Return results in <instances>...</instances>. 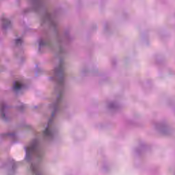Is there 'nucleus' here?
Masks as SVG:
<instances>
[{
  "instance_id": "nucleus-9",
  "label": "nucleus",
  "mask_w": 175,
  "mask_h": 175,
  "mask_svg": "<svg viewBox=\"0 0 175 175\" xmlns=\"http://www.w3.org/2000/svg\"><path fill=\"white\" fill-rule=\"evenodd\" d=\"M108 108L111 110H117V109H118V104H117V103L111 102L108 105Z\"/></svg>"
},
{
  "instance_id": "nucleus-13",
  "label": "nucleus",
  "mask_w": 175,
  "mask_h": 175,
  "mask_svg": "<svg viewBox=\"0 0 175 175\" xmlns=\"http://www.w3.org/2000/svg\"><path fill=\"white\" fill-rule=\"evenodd\" d=\"M34 109H38V107L37 106L34 107Z\"/></svg>"
},
{
  "instance_id": "nucleus-8",
  "label": "nucleus",
  "mask_w": 175,
  "mask_h": 175,
  "mask_svg": "<svg viewBox=\"0 0 175 175\" xmlns=\"http://www.w3.org/2000/svg\"><path fill=\"white\" fill-rule=\"evenodd\" d=\"M8 163H10V165H12V170L13 172H14L16 170V169H17V166H18V162L14 161V160L13 159H9Z\"/></svg>"
},
{
  "instance_id": "nucleus-7",
  "label": "nucleus",
  "mask_w": 175,
  "mask_h": 175,
  "mask_svg": "<svg viewBox=\"0 0 175 175\" xmlns=\"http://www.w3.org/2000/svg\"><path fill=\"white\" fill-rule=\"evenodd\" d=\"M1 137L3 139L5 137H10V139H12L13 140H16L17 138V134L16 132H12V133H7L1 135Z\"/></svg>"
},
{
  "instance_id": "nucleus-10",
  "label": "nucleus",
  "mask_w": 175,
  "mask_h": 175,
  "mask_svg": "<svg viewBox=\"0 0 175 175\" xmlns=\"http://www.w3.org/2000/svg\"><path fill=\"white\" fill-rule=\"evenodd\" d=\"M14 43L16 47H20L23 45V39L17 38L15 40Z\"/></svg>"
},
{
  "instance_id": "nucleus-5",
  "label": "nucleus",
  "mask_w": 175,
  "mask_h": 175,
  "mask_svg": "<svg viewBox=\"0 0 175 175\" xmlns=\"http://www.w3.org/2000/svg\"><path fill=\"white\" fill-rule=\"evenodd\" d=\"M157 129H159V132L162 135H168L169 134V129L167 126L163 124H159L156 126Z\"/></svg>"
},
{
  "instance_id": "nucleus-11",
  "label": "nucleus",
  "mask_w": 175,
  "mask_h": 175,
  "mask_svg": "<svg viewBox=\"0 0 175 175\" xmlns=\"http://www.w3.org/2000/svg\"><path fill=\"white\" fill-rule=\"evenodd\" d=\"M25 109V105L24 104H21V106L18 107V109L20 111H23V110H24Z\"/></svg>"
},
{
  "instance_id": "nucleus-1",
  "label": "nucleus",
  "mask_w": 175,
  "mask_h": 175,
  "mask_svg": "<svg viewBox=\"0 0 175 175\" xmlns=\"http://www.w3.org/2000/svg\"><path fill=\"white\" fill-rule=\"evenodd\" d=\"M51 77L49 79L50 81H54L56 85L55 92L57 95L56 100L49 105V109L52 111L51 117L49 118L48 124L44 131H42V137L47 142H51L55 136V129L53 125V121L55 114L61 111V102H62V96L65 90V66H64V60L60 59L59 64L55 67L53 70L50 72Z\"/></svg>"
},
{
  "instance_id": "nucleus-3",
  "label": "nucleus",
  "mask_w": 175,
  "mask_h": 175,
  "mask_svg": "<svg viewBox=\"0 0 175 175\" xmlns=\"http://www.w3.org/2000/svg\"><path fill=\"white\" fill-rule=\"evenodd\" d=\"M9 109H10V107L8 105L6 101L0 102V117L3 121L8 122L10 120Z\"/></svg>"
},
{
  "instance_id": "nucleus-4",
  "label": "nucleus",
  "mask_w": 175,
  "mask_h": 175,
  "mask_svg": "<svg viewBox=\"0 0 175 175\" xmlns=\"http://www.w3.org/2000/svg\"><path fill=\"white\" fill-rule=\"evenodd\" d=\"M28 86L25 85V82L23 80H18L14 81L12 90L15 94H19L21 91H24V90H27Z\"/></svg>"
},
{
  "instance_id": "nucleus-12",
  "label": "nucleus",
  "mask_w": 175,
  "mask_h": 175,
  "mask_svg": "<svg viewBox=\"0 0 175 175\" xmlns=\"http://www.w3.org/2000/svg\"><path fill=\"white\" fill-rule=\"evenodd\" d=\"M26 128H28L29 129H32V126H31L30 124H27L26 125Z\"/></svg>"
},
{
  "instance_id": "nucleus-2",
  "label": "nucleus",
  "mask_w": 175,
  "mask_h": 175,
  "mask_svg": "<svg viewBox=\"0 0 175 175\" xmlns=\"http://www.w3.org/2000/svg\"><path fill=\"white\" fill-rule=\"evenodd\" d=\"M25 159L30 163V172L33 175H43L40 162L44 157V149L40 142V134H38L27 146H25Z\"/></svg>"
},
{
  "instance_id": "nucleus-6",
  "label": "nucleus",
  "mask_w": 175,
  "mask_h": 175,
  "mask_svg": "<svg viewBox=\"0 0 175 175\" xmlns=\"http://www.w3.org/2000/svg\"><path fill=\"white\" fill-rule=\"evenodd\" d=\"M1 21L2 28L3 29H8V28H10L12 27V23L10 22V20H9L8 18L3 17Z\"/></svg>"
}]
</instances>
